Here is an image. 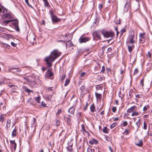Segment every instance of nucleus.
Instances as JSON below:
<instances>
[{
	"mask_svg": "<svg viewBox=\"0 0 152 152\" xmlns=\"http://www.w3.org/2000/svg\"><path fill=\"white\" fill-rule=\"evenodd\" d=\"M0 15L2 19H11L13 18L12 15L6 8L0 4Z\"/></svg>",
	"mask_w": 152,
	"mask_h": 152,
	"instance_id": "1",
	"label": "nucleus"
},
{
	"mask_svg": "<svg viewBox=\"0 0 152 152\" xmlns=\"http://www.w3.org/2000/svg\"><path fill=\"white\" fill-rule=\"evenodd\" d=\"M62 52L57 49L53 50L50 53V55L47 57H59L61 56Z\"/></svg>",
	"mask_w": 152,
	"mask_h": 152,
	"instance_id": "2",
	"label": "nucleus"
},
{
	"mask_svg": "<svg viewBox=\"0 0 152 152\" xmlns=\"http://www.w3.org/2000/svg\"><path fill=\"white\" fill-rule=\"evenodd\" d=\"M102 34L105 37H111L113 38L114 35V32L111 31H103L102 32Z\"/></svg>",
	"mask_w": 152,
	"mask_h": 152,
	"instance_id": "3",
	"label": "nucleus"
},
{
	"mask_svg": "<svg viewBox=\"0 0 152 152\" xmlns=\"http://www.w3.org/2000/svg\"><path fill=\"white\" fill-rule=\"evenodd\" d=\"M56 58H45V60L48 67H50L52 66V64L51 63L55 60Z\"/></svg>",
	"mask_w": 152,
	"mask_h": 152,
	"instance_id": "4",
	"label": "nucleus"
},
{
	"mask_svg": "<svg viewBox=\"0 0 152 152\" xmlns=\"http://www.w3.org/2000/svg\"><path fill=\"white\" fill-rule=\"evenodd\" d=\"M13 23H12V25L14 26L15 30L18 32L20 31V28L18 26V20H13Z\"/></svg>",
	"mask_w": 152,
	"mask_h": 152,
	"instance_id": "5",
	"label": "nucleus"
},
{
	"mask_svg": "<svg viewBox=\"0 0 152 152\" xmlns=\"http://www.w3.org/2000/svg\"><path fill=\"white\" fill-rule=\"evenodd\" d=\"M90 39L89 37H85L83 35H82L79 39V42L80 43H85L88 41Z\"/></svg>",
	"mask_w": 152,
	"mask_h": 152,
	"instance_id": "6",
	"label": "nucleus"
},
{
	"mask_svg": "<svg viewBox=\"0 0 152 152\" xmlns=\"http://www.w3.org/2000/svg\"><path fill=\"white\" fill-rule=\"evenodd\" d=\"M92 35L94 38H96L97 39H101L100 34L98 31H94L93 32Z\"/></svg>",
	"mask_w": 152,
	"mask_h": 152,
	"instance_id": "7",
	"label": "nucleus"
},
{
	"mask_svg": "<svg viewBox=\"0 0 152 152\" xmlns=\"http://www.w3.org/2000/svg\"><path fill=\"white\" fill-rule=\"evenodd\" d=\"M10 141L11 143V148L12 150L13 149L14 151H15L16 148V144L14 140H10Z\"/></svg>",
	"mask_w": 152,
	"mask_h": 152,
	"instance_id": "8",
	"label": "nucleus"
},
{
	"mask_svg": "<svg viewBox=\"0 0 152 152\" xmlns=\"http://www.w3.org/2000/svg\"><path fill=\"white\" fill-rule=\"evenodd\" d=\"M137 110V107L136 106H133L132 107L127 110V112L128 113H130L134 111H136Z\"/></svg>",
	"mask_w": 152,
	"mask_h": 152,
	"instance_id": "9",
	"label": "nucleus"
},
{
	"mask_svg": "<svg viewBox=\"0 0 152 152\" xmlns=\"http://www.w3.org/2000/svg\"><path fill=\"white\" fill-rule=\"evenodd\" d=\"M53 74L50 69L48 70L45 74V77L47 78L51 77L53 75Z\"/></svg>",
	"mask_w": 152,
	"mask_h": 152,
	"instance_id": "10",
	"label": "nucleus"
},
{
	"mask_svg": "<svg viewBox=\"0 0 152 152\" xmlns=\"http://www.w3.org/2000/svg\"><path fill=\"white\" fill-rule=\"evenodd\" d=\"M13 21V20H3L2 21V24L4 26H7L10 22H12Z\"/></svg>",
	"mask_w": 152,
	"mask_h": 152,
	"instance_id": "11",
	"label": "nucleus"
},
{
	"mask_svg": "<svg viewBox=\"0 0 152 152\" xmlns=\"http://www.w3.org/2000/svg\"><path fill=\"white\" fill-rule=\"evenodd\" d=\"M51 19L52 21L55 22H58L61 20L60 19L58 18L56 15L52 16Z\"/></svg>",
	"mask_w": 152,
	"mask_h": 152,
	"instance_id": "12",
	"label": "nucleus"
},
{
	"mask_svg": "<svg viewBox=\"0 0 152 152\" xmlns=\"http://www.w3.org/2000/svg\"><path fill=\"white\" fill-rule=\"evenodd\" d=\"M80 90H81V93L83 94L86 93L87 92V90L85 86L83 85L80 88Z\"/></svg>",
	"mask_w": 152,
	"mask_h": 152,
	"instance_id": "13",
	"label": "nucleus"
},
{
	"mask_svg": "<svg viewBox=\"0 0 152 152\" xmlns=\"http://www.w3.org/2000/svg\"><path fill=\"white\" fill-rule=\"evenodd\" d=\"M23 88L26 92H27L28 93H30L31 92L32 93H33V90H29L25 86H23Z\"/></svg>",
	"mask_w": 152,
	"mask_h": 152,
	"instance_id": "14",
	"label": "nucleus"
},
{
	"mask_svg": "<svg viewBox=\"0 0 152 152\" xmlns=\"http://www.w3.org/2000/svg\"><path fill=\"white\" fill-rule=\"evenodd\" d=\"M131 6V0H129V1H127L125 4L124 7L125 8L126 7H127L128 9Z\"/></svg>",
	"mask_w": 152,
	"mask_h": 152,
	"instance_id": "15",
	"label": "nucleus"
},
{
	"mask_svg": "<svg viewBox=\"0 0 152 152\" xmlns=\"http://www.w3.org/2000/svg\"><path fill=\"white\" fill-rule=\"evenodd\" d=\"M89 143L90 144L92 145L94 144L97 143L98 141L96 140L93 139L92 140L89 141Z\"/></svg>",
	"mask_w": 152,
	"mask_h": 152,
	"instance_id": "16",
	"label": "nucleus"
},
{
	"mask_svg": "<svg viewBox=\"0 0 152 152\" xmlns=\"http://www.w3.org/2000/svg\"><path fill=\"white\" fill-rule=\"evenodd\" d=\"M44 3V6L45 7H49L50 5H49V3L48 1L47 0H46L45 1H43Z\"/></svg>",
	"mask_w": 152,
	"mask_h": 152,
	"instance_id": "17",
	"label": "nucleus"
},
{
	"mask_svg": "<svg viewBox=\"0 0 152 152\" xmlns=\"http://www.w3.org/2000/svg\"><path fill=\"white\" fill-rule=\"evenodd\" d=\"M68 112L72 114H73L75 112V108L73 107H71L68 110Z\"/></svg>",
	"mask_w": 152,
	"mask_h": 152,
	"instance_id": "18",
	"label": "nucleus"
},
{
	"mask_svg": "<svg viewBox=\"0 0 152 152\" xmlns=\"http://www.w3.org/2000/svg\"><path fill=\"white\" fill-rule=\"evenodd\" d=\"M27 40L28 41L29 40L31 41V42H34V37H32L31 38L30 37H27Z\"/></svg>",
	"mask_w": 152,
	"mask_h": 152,
	"instance_id": "19",
	"label": "nucleus"
},
{
	"mask_svg": "<svg viewBox=\"0 0 152 152\" xmlns=\"http://www.w3.org/2000/svg\"><path fill=\"white\" fill-rule=\"evenodd\" d=\"M145 33L144 32L142 33H140L139 34V37L140 38L145 39Z\"/></svg>",
	"mask_w": 152,
	"mask_h": 152,
	"instance_id": "20",
	"label": "nucleus"
},
{
	"mask_svg": "<svg viewBox=\"0 0 152 152\" xmlns=\"http://www.w3.org/2000/svg\"><path fill=\"white\" fill-rule=\"evenodd\" d=\"M96 97L97 99H101L102 96L101 94H98L97 93H95Z\"/></svg>",
	"mask_w": 152,
	"mask_h": 152,
	"instance_id": "21",
	"label": "nucleus"
},
{
	"mask_svg": "<svg viewBox=\"0 0 152 152\" xmlns=\"http://www.w3.org/2000/svg\"><path fill=\"white\" fill-rule=\"evenodd\" d=\"M5 115L4 114H1L0 115V121L2 122L4 120V118Z\"/></svg>",
	"mask_w": 152,
	"mask_h": 152,
	"instance_id": "22",
	"label": "nucleus"
},
{
	"mask_svg": "<svg viewBox=\"0 0 152 152\" xmlns=\"http://www.w3.org/2000/svg\"><path fill=\"white\" fill-rule=\"evenodd\" d=\"M45 98L47 100L50 101L51 100L52 96L50 95H46L45 96Z\"/></svg>",
	"mask_w": 152,
	"mask_h": 152,
	"instance_id": "23",
	"label": "nucleus"
},
{
	"mask_svg": "<svg viewBox=\"0 0 152 152\" xmlns=\"http://www.w3.org/2000/svg\"><path fill=\"white\" fill-rule=\"evenodd\" d=\"M135 144L137 145L140 147L142 146L143 145L142 141V140H140L138 143L136 142Z\"/></svg>",
	"mask_w": 152,
	"mask_h": 152,
	"instance_id": "24",
	"label": "nucleus"
},
{
	"mask_svg": "<svg viewBox=\"0 0 152 152\" xmlns=\"http://www.w3.org/2000/svg\"><path fill=\"white\" fill-rule=\"evenodd\" d=\"M128 47L129 51V52H131L133 48H134V45H132L131 46H128Z\"/></svg>",
	"mask_w": 152,
	"mask_h": 152,
	"instance_id": "25",
	"label": "nucleus"
},
{
	"mask_svg": "<svg viewBox=\"0 0 152 152\" xmlns=\"http://www.w3.org/2000/svg\"><path fill=\"white\" fill-rule=\"evenodd\" d=\"M91 111L92 112H94V111L95 109V105L94 104H92L91 106L90 107Z\"/></svg>",
	"mask_w": 152,
	"mask_h": 152,
	"instance_id": "26",
	"label": "nucleus"
},
{
	"mask_svg": "<svg viewBox=\"0 0 152 152\" xmlns=\"http://www.w3.org/2000/svg\"><path fill=\"white\" fill-rule=\"evenodd\" d=\"M11 121L10 120H8L7 122V129L10 126Z\"/></svg>",
	"mask_w": 152,
	"mask_h": 152,
	"instance_id": "27",
	"label": "nucleus"
},
{
	"mask_svg": "<svg viewBox=\"0 0 152 152\" xmlns=\"http://www.w3.org/2000/svg\"><path fill=\"white\" fill-rule=\"evenodd\" d=\"M17 130L15 129L13 130L12 132V137H14L16 136Z\"/></svg>",
	"mask_w": 152,
	"mask_h": 152,
	"instance_id": "28",
	"label": "nucleus"
},
{
	"mask_svg": "<svg viewBox=\"0 0 152 152\" xmlns=\"http://www.w3.org/2000/svg\"><path fill=\"white\" fill-rule=\"evenodd\" d=\"M139 115V113L137 112H133L131 115L132 116H137Z\"/></svg>",
	"mask_w": 152,
	"mask_h": 152,
	"instance_id": "29",
	"label": "nucleus"
},
{
	"mask_svg": "<svg viewBox=\"0 0 152 152\" xmlns=\"http://www.w3.org/2000/svg\"><path fill=\"white\" fill-rule=\"evenodd\" d=\"M35 99L38 102V103H40V97L39 96H38L36 98H35Z\"/></svg>",
	"mask_w": 152,
	"mask_h": 152,
	"instance_id": "30",
	"label": "nucleus"
},
{
	"mask_svg": "<svg viewBox=\"0 0 152 152\" xmlns=\"http://www.w3.org/2000/svg\"><path fill=\"white\" fill-rule=\"evenodd\" d=\"M67 123L69 125H71V119L68 117L67 118Z\"/></svg>",
	"mask_w": 152,
	"mask_h": 152,
	"instance_id": "31",
	"label": "nucleus"
},
{
	"mask_svg": "<svg viewBox=\"0 0 152 152\" xmlns=\"http://www.w3.org/2000/svg\"><path fill=\"white\" fill-rule=\"evenodd\" d=\"M149 108V107L148 105L145 106L143 108V110L144 111H146L148 110Z\"/></svg>",
	"mask_w": 152,
	"mask_h": 152,
	"instance_id": "32",
	"label": "nucleus"
},
{
	"mask_svg": "<svg viewBox=\"0 0 152 152\" xmlns=\"http://www.w3.org/2000/svg\"><path fill=\"white\" fill-rule=\"evenodd\" d=\"M25 2H26L27 4L29 6V7L31 8L34 9V8L31 5L28 3V0H25Z\"/></svg>",
	"mask_w": 152,
	"mask_h": 152,
	"instance_id": "33",
	"label": "nucleus"
},
{
	"mask_svg": "<svg viewBox=\"0 0 152 152\" xmlns=\"http://www.w3.org/2000/svg\"><path fill=\"white\" fill-rule=\"evenodd\" d=\"M70 82V80L69 79H67L66 80L65 83L64 84V86H67L68 85Z\"/></svg>",
	"mask_w": 152,
	"mask_h": 152,
	"instance_id": "34",
	"label": "nucleus"
},
{
	"mask_svg": "<svg viewBox=\"0 0 152 152\" xmlns=\"http://www.w3.org/2000/svg\"><path fill=\"white\" fill-rule=\"evenodd\" d=\"M140 42L141 43H144L145 41V39H141L139 38Z\"/></svg>",
	"mask_w": 152,
	"mask_h": 152,
	"instance_id": "35",
	"label": "nucleus"
},
{
	"mask_svg": "<svg viewBox=\"0 0 152 152\" xmlns=\"http://www.w3.org/2000/svg\"><path fill=\"white\" fill-rule=\"evenodd\" d=\"M103 132L105 133H108V132L107 131V127H105L103 129Z\"/></svg>",
	"mask_w": 152,
	"mask_h": 152,
	"instance_id": "36",
	"label": "nucleus"
},
{
	"mask_svg": "<svg viewBox=\"0 0 152 152\" xmlns=\"http://www.w3.org/2000/svg\"><path fill=\"white\" fill-rule=\"evenodd\" d=\"M126 31L125 28H123L121 30V34H122Z\"/></svg>",
	"mask_w": 152,
	"mask_h": 152,
	"instance_id": "37",
	"label": "nucleus"
},
{
	"mask_svg": "<svg viewBox=\"0 0 152 152\" xmlns=\"http://www.w3.org/2000/svg\"><path fill=\"white\" fill-rule=\"evenodd\" d=\"M105 68L104 66H103L102 67V69L101 70V72L103 73L105 71Z\"/></svg>",
	"mask_w": 152,
	"mask_h": 152,
	"instance_id": "38",
	"label": "nucleus"
},
{
	"mask_svg": "<svg viewBox=\"0 0 152 152\" xmlns=\"http://www.w3.org/2000/svg\"><path fill=\"white\" fill-rule=\"evenodd\" d=\"M129 133V131L128 130L126 129L125 131L124 132V134H126V135H128Z\"/></svg>",
	"mask_w": 152,
	"mask_h": 152,
	"instance_id": "39",
	"label": "nucleus"
},
{
	"mask_svg": "<svg viewBox=\"0 0 152 152\" xmlns=\"http://www.w3.org/2000/svg\"><path fill=\"white\" fill-rule=\"evenodd\" d=\"M4 47L7 49H9L10 48V46L6 44H4Z\"/></svg>",
	"mask_w": 152,
	"mask_h": 152,
	"instance_id": "40",
	"label": "nucleus"
},
{
	"mask_svg": "<svg viewBox=\"0 0 152 152\" xmlns=\"http://www.w3.org/2000/svg\"><path fill=\"white\" fill-rule=\"evenodd\" d=\"M116 123H113V124H111L110 125V128L111 129L113 128L116 125Z\"/></svg>",
	"mask_w": 152,
	"mask_h": 152,
	"instance_id": "41",
	"label": "nucleus"
},
{
	"mask_svg": "<svg viewBox=\"0 0 152 152\" xmlns=\"http://www.w3.org/2000/svg\"><path fill=\"white\" fill-rule=\"evenodd\" d=\"M81 128L83 132H86V131L85 129V126L83 125H81Z\"/></svg>",
	"mask_w": 152,
	"mask_h": 152,
	"instance_id": "42",
	"label": "nucleus"
},
{
	"mask_svg": "<svg viewBox=\"0 0 152 152\" xmlns=\"http://www.w3.org/2000/svg\"><path fill=\"white\" fill-rule=\"evenodd\" d=\"M143 128L144 129H147V125L145 122H144L143 123Z\"/></svg>",
	"mask_w": 152,
	"mask_h": 152,
	"instance_id": "43",
	"label": "nucleus"
},
{
	"mask_svg": "<svg viewBox=\"0 0 152 152\" xmlns=\"http://www.w3.org/2000/svg\"><path fill=\"white\" fill-rule=\"evenodd\" d=\"M46 90L48 91H52L53 90V89H52V87H50V88H48L46 89Z\"/></svg>",
	"mask_w": 152,
	"mask_h": 152,
	"instance_id": "44",
	"label": "nucleus"
},
{
	"mask_svg": "<svg viewBox=\"0 0 152 152\" xmlns=\"http://www.w3.org/2000/svg\"><path fill=\"white\" fill-rule=\"evenodd\" d=\"M50 16L51 17H52V16H53L55 15H54L53 12V11H51V10L50 11Z\"/></svg>",
	"mask_w": 152,
	"mask_h": 152,
	"instance_id": "45",
	"label": "nucleus"
},
{
	"mask_svg": "<svg viewBox=\"0 0 152 152\" xmlns=\"http://www.w3.org/2000/svg\"><path fill=\"white\" fill-rule=\"evenodd\" d=\"M61 112V109L58 110L57 113H56V115L57 116H58L60 114Z\"/></svg>",
	"mask_w": 152,
	"mask_h": 152,
	"instance_id": "46",
	"label": "nucleus"
},
{
	"mask_svg": "<svg viewBox=\"0 0 152 152\" xmlns=\"http://www.w3.org/2000/svg\"><path fill=\"white\" fill-rule=\"evenodd\" d=\"M144 79L143 78L140 81V84L141 85L142 87H143L144 86Z\"/></svg>",
	"mask_w": 152,
	"mask_h": 152,
	"instance_id": "47",
	"label": "nucleus"
},
{
	"mask_svg": "<svg viewBox=\"0 0 152 152\" xmlns=\"http://www.w3.org/2000/svg\"><path fill=\"white\" fill-rule=\"evenodd\" d=\"M60 123V121L59 120H57L56 122V125L57 126H59Z\"/></svg>",
	"mask_w": 152,
	"mask_h": 152,
	"instance_id": "48",
	"label": "nucleus"
},
{
	"mask_svg": "<svg viewBox=\"0 0 152 152\" xmlns=\"http://www.w3.org/2000/svg\"><path fill=\"white\" fill-rule=\"evenodd\" d=\"M11 45L12 46H13V47H15V46H16L17 45V44H16L14 43V42H11Z\"/></svg>",
	"mask_w": 152,
	"mask_h": 152,
	"instance_id": "49",
	"label": "nucleus"
},
{
	"mask_svg": "<svg viewBox=\"0 0 152 152\" xmlns=\"http://www.w3.org/2000/svg\"><path fill=\"white\" fill-rule=\"evenodd\" d=\"M116 108L115 107H113L112 108V110L113 112L114 113H115L116 111Z\"/></svg>",
	"mask_w": 152,
	"mask_h": 152,
	"instance_id": "50",
	"label": "nucleus"
},
{
	"mask_svg": "<svg viewBox=\"0 0 152 152\" xmlns=\"http://www.w3.org/2000/svg\"><path fill=\"white\" fill-rule=\"evenodd\" d=\"M42 105L44 107H46L47 106L46 104H45V103L43 101H42Z\"/></svg>",
	"mask_w": 152,
	"mask_h": 152,
	"instance_id": "51",
	"label": "nucleus"
},
{
	"mask_svg": "<svg viewBox=\"0 0 152 152\" xmlns=\"http://www.w3.org/2000/svg\"><path fill=\"white\" fill-rule=\"evenodd\" d=\"M146 55L148 57H151V54L150 52L148 51V53L146 54Z\"/></svg>",
	"mask_w": 152,
	"mask_h": 152,
	"instance_id": "52",
	"label": "nucleus"
},
{
	"mask_svg": "<svg viewBox=\"0 0 152 152\" xmlns=\"http://www.w3.org/2000/svg\"><path fill=\"white\" fill-rule=\"evenodd\" d=\"M99 9L101 10H102V9L103 8V5L102 4H99Z\"/></svg>",
	"mask_w": 152,
	"mask_h": 152,
	"instance_id": "53",
	"label": "nucleus"
},
{
	"mask_svg": "<svg viewBox=\"0 0 152 152\" xmlns=\"http://www.w3.org/2000/svg\"><path fill=\"white\" fill-rule=\"evenodd\" d=\"M127 124V122L126 121H125L123 123V125L124 126H126Z\"/></svg>",
	"mask_w": 152,
	"mask_h": 152,
	"instance_id": "54",
	"label": "nucleus"
},
{
	"mask_svg": "<svg viewBox=\"0 0 152 152\" xmlns=\"http://www.w3.org/2000/svg\"><path fill=\"white\" fill-rule=\"evenodd\" d=\"M134 37V36L133 35H131L129 37V40L131 39L133 40Z\"/></svg>",
	"mask_w": 152,
	"mask_h": 152,
	"instance_id": "55",
	"label": "nucleus"
},
{
	"mask_svg": "<svg viewBox=\"0 0 152 152\" xmlns=\"http://www.w3.org/2000/svg\"><path fill=\"white\" fill-rule=\"evenodd\" d=\"M138 70L137 69H136L134 72V74H137L138 72Z\"/></svg>",
	"mask_w": 152,
	"mask_h": 152,
	"instance_id": "56",
	"label": "nucleus"
},
{
	"mask_svg": "<svg viewBox=\"0 0 152 152\" xmlns=\"http://www.w3.org/2000/svg\"><path fill=\"white\" fill-rule=\"evenodd\" d=\"M85 74L86 73L85 72H83L81 74L80 76L81 77H83L85 75Z\"/></svg>",
	"mask_w": 152,
	"mask_h": 152,
	"instance_id": "57",
	"label": "nucleus"
},
{
	"mask_svg": "<svg viewBox=\"0 0 152 152\" xmlns=\"http://www.w3.org/2000/svg\"><path fill=\"white\" fill-rule=\"evenodd\" d=\"M88 103L87 102L86 103V105L85 106V107L84 108V110H86L87 109V107H88Z\"/></svg>",
	"mask_w": 152,
	"mask_h": 152,
	"instance_id": "58",
	"label": "nucleus"
},
{
	"mask_svg": "<svg viewBox=\"0 0 152 152\" xmlns=\"http://www.w3.org/2000/svg\"><path fill=\"white\" fill-rule=\"evenodd\" d=\"M116 24H119L121 23V20L120 19H119L118 20H117L116 22Z\"/></svg>",
	"mask_w": 152,
	"mask_h": 152,
	"instance_id": "59",
	"label": "nucleus"
},
{
	"mask_svg": "<svg viewBox=\"0 0 152 152\" xmlns=\"http://www.w3.org/2000/svg\"><path fill=\"white\" fill-rule=\"evenodd\" d=\"M130 42L131 44H133V43H135V41L134 40H133H133L131 39L130 40Z\"/></svg>",
	"mask_w": 152,
	"mask_h": 152,
	"instance_id": "60",
	"label": "nucleus"
},
{
	"mask_svg": "<svg viewBox=\"0 0 152 152\" xmlns=\"http://www.w3.org/2000/svg\"><path fill=\"white\" fill-rule=\"evenodd\" d=\"M65 77H66L65 75H63L61 77L62 80L64 79L65 78Z\"/></svg>",
	"mask_w": 152,
	"mask_h": 152,
	"instance_id": "61",
	"label": "nucleus"
},
{
	"mask_svg": "<svg viewBox=\"0 0 152 152\" xmlns=\"http://www.w3.org/2000/svg\"><path fill=\"white\" fill-rule=\"evenodd\" d=\"M141 95L140 94H137L136 95V97L138 98H141Z\"/></svg>",
	"mask_w": 152,
	"mask_h": 152,
	"instance_id": "62",
	"label": "nucleus"
},
{
	"mask_svg": "<svg viewBox=\"0 0 152 152\" xmlns=\"http://www.w3.org/2000/svg\"><path fill=\"white\" fill-rule=\"evenodd\" d=\"M5 83V80H3L1 82H0V84H4Z\"/></svg>",
	"mask_w": 152,
	"mask_h": 152,
	"instance_id": "63",
	"label": "nucleus"
},
{
	"mask_svg": "<svg viewBox=\"0 0 152 152\" xmlns=\"http://www.w3.org/2000/svg\"><path fill=\"white\" fill-rule=\"evenodd\" d=\"M109 149H110V151L111 152H113V150L111 148V147L110 146L109 147Z\"/></svg>",
	"mask_w": 152,
	"mask_h": 152,
	"instance_id": "64",
	"label": "nucleus"
}]
</instances>
